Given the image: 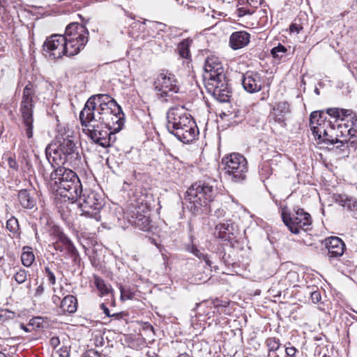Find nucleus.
Segmentation results:
<instances>
[{
	"label": "nucleus",
	"instance_id": "1",
	"mask_svg": "<svg viewBox=\"0 0 357 357\" xmlns=\"http://www.w3.org/2000/svg\"><path fill=\"white\" fill-rule=\"evenodd\" d=\"M218 195L214 182L199 181L188 189L184 198L187 208L194 215L209 213L212 203Z\"/></svg>",
	"mask_w": 357,
	"mask_h": 357
},
{
	"label": "nucleus",
	"instance_id": "2",
	"mask_svg": "<svg viewBox=\"0 0 357 357\" xmlns=\"http://www.w3.org/2000/svg\"><path fill=\"white\" fill-rule=\"evenodd\" d=\"M204 77L208 79L206 86L208 92L220 102L229 101L231 91L222 63L217 57H208L204 63Z\"/></svg>",
	"mask_w": 357,
	"mask_h": 357
},
{
	"label": "nucleus",
	"instance_id": "3",
	"mask_svg": "<svg viewBox=\"0 0 357 357\" xmlns=\"http://www.w3.org/2000/svg\"><path fill=\"white\" fill-rule=\"evenodd\" d=\"M167 128L179 141L188 144L195 139L199 130L190 115L183 107H172L167 112Z\"/></svg>",
	"mask_w": 357,
	"mask_h": 357
},
{
	"label": "nucleus",
	"instance_id": "4",
	"mask_svg": "<svg viewBox=\"0 0 357 357\" xmlns=\"http://www.w3.org/2000/svg\"><path fill=\"white\" fill-rule=\"evenodd\" d=\"M49 185L52 191L72 202L77 199L82 184L77 175L71 169L59 166L50 174Z\"/></svg>",
	"mask_w": 357,
	"mask_h": 357
},
{
	"label": "nucleus",
	"instance_id": "5",
	"mask_svg": "<svg viewBox=\"0 0 357 357\" xmlns=\"http://www.w3.org/2000/svg\"><path fill=\"white\" fill-rule=\"evenodd\" d=\"M77 199L82 215L94 219L96 222L101 221V211L104 206V200L98 192L89 189L78 192Z\"/></svg>",
	"mask_w": 357,
	"mask_h": 357
},
{
	"label": "nucleus",
	"instance_id": "6",
	"mask_svg": "<svg viewBox=\"0 0 357 357\" xmlns=\"http://www.w3.org/2000/svg\"><path fill=\"white\" fill-rule=\"evenodd\" d=\"M221 165L227 178L234 183H241L246 178V158L238 153H232L222 158Z\"/></svg>",
	"mask_w": 357,
	"mask_h": 357
},
{
	"label": "nucleus",
	"instance_id": "7",
	"mask_svg": "<svg viewBox=\"0 0 357 357\" xmlns=\"http://www.w3.org/2000/svg\"><path fill=\"white\" fill-rule=\"evenodd\" d=\"M77 144V137L67 134L59 139L57 148L54 151V153L59 155L60 160H63V164L68 163L72 166L79 165L81 156Z\"/></svg>",
	"mask_w": 357,
	"mask_h": 357
},
{
	"label": "nucleus",
	"instance_id": "8",
	"mask_svg": "<svg viewBox=\"0 0 357 357\" xmlns=\"http://www.w3.org/2000/svg\"><path fill=\"white\" fill-rule=\"evenodd\" d=\"M45 55L52 59H59L63 55L67 56L77 54L78 48H70L68 40L61 34H54L48 37L43 44Z\"/></svg>",
	"mask_w": 357,
	"mask_h": 357
},
{
	"label": "nucleus",
	"instance_id": "9",
	"mask_svg": "<svg viewBox=\"0 0 357 357\" xmlns=\"http://www.w3.org/2000/svg\"><path fill=\"white\" fill-rule=\"evenodd\" d=\"M34 90L33 85L27 84L23 91L22 100L20 105V112L23 124L25 126L26 135L28 138L33 137V97Z\"/></svg>",
	"mask_w": 357,
	"mask_h": 357
},
{
	"label": "nucleus",
	"instance_id": "10",
	"mask_svg": "<svg viewBox=\"0 0 357 357\" xmlns=\"http://www.w3.org/2000/svg\"><path fill=\"white\" fill-rule=\"evenodd\" d=\"M294 211L292 217L290 213L282 211V218L284 225L293 234H298L301 229L307 231L312 222L310 215L300 208H294Z\"/></svg>",
	"mask_w": 357,
	"mask_h": 357
},
{
	"label": "nucleus",
	"instance_id": "11",
	"mask_svg": "<svg viewBox=\"0 0 357 357\" xmlns=\"http://www.w3.org/2000/svg\"><path fill=\"white\" fill-rule=\"evenodd\" d=\"M64 37L68 40L70 47L78 48V52L86 45L89 40V31L82 24L73 22L68 24L65 31Z\"/></svg>",
	"mask_w": 357,
	"mask_h": 357
},
{
	"label": "nucleus",
	"instance_id": "12",
	"mask_svg": "<svg viewBox=\"0 0 357 357\" xmlns=\"http://www.w3.org/2000/svg\"><path fill=\"white\" fill-rule=\"evenodd\" d=\"M91 100H87L79 113V120L84 131L89 128H98L102 123V111Z\"/></svg>",
	"mask_w": 357,
	"mask_h": 357
},
{
	"label": "nucleus",
	"instance_id": "13",
	"mask_svg": "<svg viewBox=\"0 0 357 357\" xmlns=\"http://www.w3.org/2000/svg\"><path fill=\"white\" fill-rule=\"evenodd\" d=\"M102 111V123L104 128L108 130H114L115 132H119L124 126V114L121 106L116 107H107Z\"/></svg>",
	"mask_w": 357,
	"mask_h": 357
},
{
	"label": "nucleus",
	"instance_id": "14",
	"mask_svg": "<svg viewBox=\"0 0 357 357\" xmlns=\"http://www.w3.org/2000/svg\"><path fill=\"white\" fill-rule=\"evenodd\" d=\"M128 218L132 225L142 231H149L152 228L149 212L143 206L130 207Z\"/></svg>",
	"mask_w": 357,
	"mask_h": 357
},
{
	"label": "nucleus",
	"instance_id": "15",
	"mask_svg": "<svg viewBox=\"0 0 357 357\" xmlns=\"http://www.w3.org/2000/svg\"><path fill=\"white\" fill-rule=\"evenodd\" d=\"M174 75L167 72H162L156 78L154 85L155 89L160 92L161 97L168 96L169 92L176 93L178 90Z\"/></svg>",
	"mask_w": 357,
	"mask_h": 357
},
{
	"label": "nucleus",
	"instance_id": "16",
	"mask_svg": "<svg viewBox=\"0 0 357 357\" xmlns=\"http://www.w3.org/2000/svg\"><path fill=\"white\" fill-rule=\"evenodd\" d=\"M241 82L243 89L247 92L254 93L262 89L265 79L257 72L248 71L243 75Z\"/></svg>",
	"mask_w": 357,
	"mask_h": 357
},
{
	"label": "nucleus",
	"instance_id": "17",
	"mask_svg": "<svg viewBox=\"0 0 357 357\" xmlns=\"http://www.w3.org/2000/svg\"><path fill=\"white\" fill-rule=\"evenodd\" d=\"M332 125L324 110L312 112L310 116V126L314 136L320 137L321 130Z\"/></svg>",
	"mask_w": 357,
	"mask_h": 357
},
{
	"label": "nucleus",
	"instance_id": "18",
	"mask_svg": "<svg viewBox=\"0 0 357 357\" xmlns=\"http://www.w3.org/2000/svg\"><path fill=\"white\" fill-rule=\"evenodd\" d=\"M102 128L104 126H98V128H89L84 132L93 142L106 148L109 146V130L108 129L105 130Z\"/></svg>",
	"mask_w": 357,
	"mask_h": 357
},
{
	"label": "nucleus",
	"instance_id": "19",
	"mask_svg": "<svg viewBox=\"0 0 357 357\" xmlns=\"http://www.w3.org/2000/svg\"><path fill=\"white\" fill-rule=\"evenodd\" d=\"M289 105L287 102H280L275 104L272 108L270 114V121L273 120L275 123H278L282 127L286 126V115L289 114Z\"/></svg>",
	"mask_w": 357,
	"mask_h": 357
},
{
	"label": "nucleus",
	"instance_id": "20",
	"mask_svg": "<svg viewBox=\"0 0 357 357\" xmlns=\"http://www.w3.org/2000/svg\"><path fill=\"white\" fill-rule=\"evenodd\" d=\"M325 245L328 249V255L330 258L342 256L345 249L343 241L337 236H331L325 240Z\"/></svg>",
	"mask_w": 357,
	"mask_h": 357
},
{
	"label": "nucleus",
	"instance_id": "21",
	"mask_svg": "<svg viewBox=\"0 0 357 357\" xmlns=\"http://www.w3.org/2000/svg\"><path fill=\"white\" fill-rule=\"evenodd\" d=\"M250 35L245 31H236L229 38L230 47L236 50L245 47L250 42Z\"/></svg>",
	"mask_w": 357,
	"mask_h": 357
},
{
	"label": "nucleus",
	"instance_id": "22",
	"mask_svg": "<svg viewBox=\"0 0 357 357\" xmlns=\"http://www.w3.org/2000/svg\"><path fill=\"white\" fill-rule=\"evenodd\" d=\"M87 100H91L93 103H96V106L99 107L100 109L102 108L104 109L107 107H116L119 106L116 100L111 98L107 94H97L91 96Z\"/></svg>",
	"mask_w": 357,
	"mask_h": 357
},
{
	"label": "nucleus",
	"instance_id": "23",
	"mask_svg": "<svg viewBox=\"0 0 357 357\" xmlns=\"http://www.w3.org/2000/svg\"><path fill=\"white\" fill-rule=\"evenodd\" d=\"M319 140V142L324 143L326 144L333 145L337 142L339 134L335 133V126L333 124L328 128L321 130L319 136H314Z\"/></svg>",
	"mask_w": 357,
	"mask_h": 357
},
{
	"label": "nucleus",
	"instance_id": "24",
	"mask_svg": "<svg viewBox=\"0 0 357 357\" xmlns=\"http://www.w3.org/2000/svg\"><path fill=\"white\" fill-rule=\"evenodd\" d=\"M17 197L20 205L24 208L32 209L36 206V199L33 192L23 189L19 191Z\"/></svg>",
	"mask_w": 357,
	"mask_h": 357
},
{
	"label": "nucleus",
	"instance_id": "25",
	"mask_svg": "<svg viewBox=\"0 0 357 357\" xmlns=\"http://www.w3.org/2000/svg\"><path fill=\"white\" fill-rule=\"evenodd\" d=\"M335 202L349 211L357 210V199L347 195L336 194L334 195Z\"/></svg>",
	"mask_w": 357,
	"mask_h": 357
},
{
	"label": "nucleus",
	"instance_id": "26",
	"mask_svg": "<svg viewBox=\"0 0 357 357\" xmlns=\"http://www.w3.org/2000/svg\"><path fill=\"white\" fill-rule=\"evenodd\" d=\"M60 308L63 313H74L77 308V301L75 296L68 295L61 301Z\"/></svg>",
	"mask_w": 357,
	"mask_h": 357
},
{
	"label": "nucleus",
	"instance_id": "27",
	"mask_svg": "<svg viewBox=\"0 0 357 357\" xmlns=\"http://www.w3.org/2000/svg\"><path fill=\"white\" fill-rule=\"evenodd\" d=\"M215 230L218 232V238L222 239L223 241H229L231 240V236L234 235L233 233V225L228 222L219 223L215 227Z\"/></svg>",
	"mask_w": 357,
	"mask_h": 357
},
{
	"label": "nucleus",
	"instance_id": "28",
	"mask_svg": "<svg viewBox=\"0 0 357 357\" xmlns=\"http://www.w3.org/2000/svg\"><path fill=\"white\" fill-rule=\"evenodd\" d=\"M56 243L62 244L64 249L70 254L72 256L77 255L76 248L74 246L70 238L63 232H59L58 234V241Z\"/></svg>",
	"mask_w": 357,
	"mask_h": 357
},
{
	"label": "nucleus",
	"instance_id": "29",
	"mask_svg": "<svg viewBox=\"0 0 357 357\" xmlns=\"http://www.w3.org/2000/svg\"><path fill=\"white\" fill-rule=\"evenodd\" d=\"M166 24L158 22H149L146 25L148 36L150 38H157L160 36V31H164Z\"/></svg>",
	"mask_w": 357,
	"mask_h": 357
},
{
	"label": "nucleus",
	"instance_id": "30",
	"mask_svg": "<svg viewBox=\"0 0 357 357\" xmlns=\"http://www.w3.org/2000/svg\"><path fill=\"white\" fill-rule=\"evenodd\" d=\"M6 229L10 233L9 235L12 238H18L20 236V229L18 220L12 216L6 222Z\"/></svg>",
	"mask_w": 357,
	"mask_h": 357
},
{
	"label": "nucleus",
	"instance_id": "31",
	"mask_svg": "<svg viewBox=\"0 0 357 357\" xmlns=\"http://www.w3.org/2000/svg\"><path fill=\"white\" fill-rule=\"evenodd\" d=\"M192 40L190 38H185L180 42L177 46V52L179 56L183 59H189L190 58V47Z\"/></svg>",
	"mask_w": 357,
	"mask_h": 357
},
{
	"label": "nucleus",
	"instance_id": "32",
	"mask_svg": "<svg viewBox=\"0 0 357 357\" xmlns=\"http://www.w3.org/2000/svg\"><path fill=\"white\" fill-rule=\"evenodd\" d=\"M35 260V255L32 251V248L29 246H24L21 255V261L22 264L26 267H30Z\"/></svg>",
	"mask_w": 357,
	"mask_h": 357
},
{
	"label": "nucleus",
	"instance_id": "33",
	"mask_svg": "<svg viewBox=\"0 0 357 357\" xmlns=\"http://www.w3.org/2000/svg\"><path fill=\"white\" fill-rule=\"evenodd\" d=\"M186 250L197 257L198 259H203L208 266L212 267L213 263L211 261L209 256L199 250L195 244L192 243L188 245Z\"/></svg>",
	"mask_w": 357,
	"mask_h": 357
},
{
	"label": "nucleus",
	"instance_id": "34",
	"mask_svg": "<svg viewBox=\"0 0 357 357\" xmlns=\"http://www.w3.org/2000/svg\"><path fill=\"white\" fill-rule=\"evenodd\" d=\"M223 116H226L228 118V120L229 121H234L236 123L241 122L243 116L241 114V112L238 109H234L233 111H227V112H223L220 114V117L223 118Z\"/></svg>",
	"mask_w": 357,
	"mask_h": 357
},
{
	"label": "nucleus",
	"instance_id": "35",
	"mask_svg": "<svg viewBox=\"0 0 357 357\" xmlns=\"http://www.w3.org/2000/svg\"><path fill=\"white\" fill-rule=\"evenodd\" d=\"M337 132L339 134V137H341L342 139L348 138L350 137V138H355V135L351 132V130H350L349 127H347V122H344L343 123H340L337 126Z\"/></svg>",
	"mask_w": 357,
	"mask_h": 357
},
{
	"label": "nucleus",
	"instance_id": "36",
	"mask_svg": "<svg viewBox=\"0 0 357 357\" xmlns=\"http://www.w3.org/2000/svg\"><path fill=\"white\" fill-rule=\"evenodd\" d=\"M121 292L120 298L122 301L130 300L134 298L135 294L130 287H124L122 284H118Z\"/></svg>",
	"mask_w": 357,
	"mask_h": 357
},
{
	"label": "nucleus",
	"instance_id": "37",
	"mask_svg": "<svg viewBox=\"0 0 357 357\" xmlns=\"http://www.w3.org/2000/svg\"><path fill=\"white\" fill-rule=\"evenodd\" d=\"M16 317L15 312L8 310V309L0 310V324L6 321L14 319Z\"/></svg>",
	"mask_w": 357,
	"mask_h": 357
},
{
	"label": "nucleus",
	"instance_id": "38",
	"mask_svg": "<svg viewBox=\"0 0 357 357\" xmlns=\"http://www.w3.org/2000/svg\"><path fill=\"white\" fill-rule=\"evenodd\" d=\"M266 346L268 347V351H275L280 347V342L279 339L276 337H269L267 338L265 342Z\"/></svg>",
	"mask_w": 357,
	"mask_h": 357
},
{
	"label": "nucleus",
	"instance_id": "39",
	"mask_svg": "<svg viewBox=\"0 0 357 357\" xmlns=\"http://www.w3.org/2000/svg\"><path fill=\"white\" fill-rule=\"evenodd\" d=\"M287 51V50L284 46L279 44L278 46L273 47L271 52L273 58L280 59L283 57Z\"/></svg>",
	"mask_w": 357,
	"mask_h": 357
},
{
	"label": "nucleus",
	"instance_id": "40",
	"mask_svg": "<svg viewBox=\"0 0 357 357\" xmlns=\"http://www.w3.org/2000/svg\"><path fill=\"white\" fill-rule=\"evenodd\" d=\"M94 283L97 289L102 295L107 294L109 292V288L107 286L105 281L100 278L96 277Z\"/></svg>",
	"mask_w": 357,
	"mask_h": 357
},
{
	"label": "nucleus",
	"instance_id": "41",
	"mask_svg": "<svg viewBox=\"0 0 357 357\" xmlns=\"http://www.w3.org/2000/svg\"><path fill=\"white\" fill-rule=\"evenodd\" d=\"M28 276V271H26L24 269L20 268L14 275V279L18 284H22L24 283Z\"/></svg>",
	"mask_w": 357,
	"mask_h": 357
},
{
	"label": "nucleus",
	"instance_id": "42",
	"mask_svg": "<svg viewBox=\"0 0 357 357\" xmlns=\"http://www.w3.org/2000/svg\"><path fill=\"white\" fill-rule=\"evenodd\" d=\"M347 127L350 128L351 132L357 137V117L354 114L349 119H347Z\"/></svg>",
	"mask_w": 357,
	"mask_h": 357
},
{
	"label": "nucleus",
	"instance_id": "43",
	"mask_svg": "<svg viewBox=\"0 0 357 357\" xmlns=\"http://www.w3.org/2000/svg\"><path fill=\"white\" fill-rule=\"evenodd\" d=\"M326 115L328 114L331 117L335 118V119H340V109L337 107L328 108L326 109L325 112Z\"/></svg>",
	"mask_w": 357,
	"mask_h": 357
},
{
	"label": "nucleus",
	"instance_id": "44",
	"mask_svg": "<svg viewBox=\"0 0 357 357\" xmlns=\"http://www.w3.org/2000/svg\"><path fill=\"white\" fill-rule=\"evenodd\" d=\"M316 289L310 291L312 301L314 303H317L321 301V291L316 287Z\"/></svg>",
	"mask_w": 357,
	"mask_h": 357
},
{
	"label": "nucleus",
	"instance_id": "45",
	"mask_svg": "<svg viewBox=\"0 0 357 357\" xmlns=\"http://www.w3.org/2000/svg\"><path fill=\"white\" fill-rule=\"evenodd\" d=\"M45 272L50 283L52 285L56 283V278L51 268L49 266H46Z\"/></svg>",
	"mask_w": 357,
	"mask_h": 357
},
{
	"label": "nucleus",
	"instance_id": "46",
	"mask_svg": "<svg viewBox=\"0 0 357 357\" xmlns=\"http://www.w3.org/2000/svg\"><path fill=\"white\" fill-rule=\"evenodd\" d=\"M354 115L351 109H340V119L342 121L349 119Z\"/></svg>",
	"mask_w": 357,
	"mask_h": 357
},
{
	"label": "nucleus",
	"instance_id": "47",
	"mask_svg": "<svg viewBox=\"0 0 357 357\" xmlns=\"http://www.w3.org/2000/svg\"><path fill=\"white\" fill-rule=\"evenodd\" d=\"M100 309L103 311L104 314L107 315L108 317H116V319H119V317H122L121 314L118 313L111 314L109 308L104 303H102L100 305Z\"/></svg>",
	"mask_w": 357,
	"mask_h": 357
},
{
	"label": "nucleus",
	"instance_id": "48",
	"mask_svg": "<svg viewBox=\"0 0 357 357\" xmlns=\"http://www.w3.org/2000/svg\"><path fill=\"white\" fill-rule=\"evenodd\" d=\"M8 163L10 169H13L15 171L18 170L19 166L15 158L9 157L8 159Z\"/></svg>",
	"mask_w": 357,
	"mask_h": 357
},
{
	"label": "nucleus",
	"instance_id": "49",
	"mask_svg": "<svg viewBox=\"0 0 357 357\" xmlns=\"http://www.w3.org/2000/svg\"><path fill=\"white\" fill-rule=\"evenodd\" d=\"M286 354L289 357H295V355L297 352V349L293 347H287L285 349Z\"/></svg>",
	"mask_w": 357,
	"mask_h": 357
},
{
	"label": "nucleus",
	"instance_id": "50",
	"mask_svg": "<svg viewBox=\"0 0 357 357\" xmlns=\"http://www.w3.org/2000/svg\"><path fill=\"white\" fill-rule=\"evenodd\" d=\"M85 357H101V355L98 351L91 349L86 351Z\"/></svg>",
	"mask_w": 357,
	"mask_h": 357
},
{
	"label": "nucleus",
	"instance_id": "51",
	"mask_svg": "<svg viewBox=\"0 0 357 357\" xmlns=\"http://www.w3.org/2000/svg\"><path fill=\"white\" fill-rule=\"evenodd\" d=\"M349 139L345 138L342 139H340L339 137H337V142H335V144H337V146H336L337 149H340L341 150H344L342 147L344 146L345 144L349 143Z\"/></svg>",
	"mask_w": 357,
	"mask_h": 357
},
{
	"label": "nucleus",
	"instance_id": "52",
	"mask_svg": "<svg viewBox=\"0 0 357 357\" xmlns=\"http://www.w3.org/2000/svg\"><path fill=\"white\" fill-rule=\"evenodd\" d=\"M238 15L239 17H243L245 15H251L252 12L250 10H248L245 8H239L237 9Z\"/></svg>",
	"mask_w": 357,
	"mask_h": 357
},
{
	"label": "nucleus",
	"instance_id": "53",
	"mask_svg": "<svg viewBox=\"0 0 357 357\" xmlns=\"http://www.w3.org/2000/svg\"><path fill=\"white\" fill-rule=\"evenodd\" d=\"M302 29V26L296 24H291L289 26V30L291 32H296L299 33V31Z\"/></svg>",
	"mask_w": 357,
	"mask_h": 357
},
{
	"label": "nucleus",
	"instance_id": "54",
	"mask_svg": "<svg viewBox=\"0 0 357 357\" xmlns=\"http://www.w3.org/2000/svg\"><path fill=\"white\" fill-rule=\"evenodd\" d=\"M108 137H109V146H111V144L114 142L115 140V131L114 130H108Z\"/></svg>",
	"mask_w": 357,
	"mask_h": 357
},
{
	"label": "nucleus",
	"instance_id": "55",
	"mask_svg": "<svg viewBox=\"0 0 357 357\" xmlns=\"http://www.w3.org/2000/svg\"><path fill=\"white\" fill-rule=\"evenodd\" d=\"M225 214V212H224V210L223 209H221V208H218L217 210H215V215H216L217 217H221V216H223Z\"/></svg>",
	"mask_w": 357,
	"mask_h": 357
},
{
	"label": "nucleus",
	"instance_id": "56",
	"mask_svg": "<svg viewBox=\"0 0 357 357\" xmlns=\"http://www.w3.org/2000/svg\"><path fill=\"white\" fill-rule=\"evenodd\" d=\"M60 356L61 357H70V354H69V352L66 349L64 350H61Z\"/></svg>",
	"mask_w": 357,
	"mask_h": 357
},
{
	"label": "nucleus",
	"instance_id": "57",
	"mask_svg": "<svg viewBox=\"0 0 357 357\" xmlns=\"http://www.w3.org/2000/svg\"><path fill=\"white\" fill-rule=\"evenodd\" d=\"M59 343L58 337H53L51 339V344L56 347Z\"/></svg>",
	"mask_w": 357,
	"mask_h": 357
},
{
	"label": "nucleus",
	"instance_id": "58",
	"mask_svg": "<svg viewBox=\"0 0 357 357\" xmlns=\"http://www.w3.org/2000/svg\"><path fill=\"white\" fill-rule=\"evenodd\" d=\"M55 249L57 250L63 251V245H61L59 243H55L54 244Z\"/></svg>",
	"mask_w": 357,
	"mask_h": 357
},
{
	"label": "nucleus",
	"instance_id": "59",
	"mask_svg": "<svg viewBox=\"0 0 357 357\" xmlns=\"http://www.w3.org/2000/svg\"><path fill=\"white\" fill-rule=\"evenodd\" d=\"M52 301L54 303L57 304L60 301V298L57 296L54 295L52 296Z\"/></svg>",
	"mask_w": 357,
	"mask_h": 357
},
{
	"label": "nucleus",
	"instance_id": "60",
	"mask_svg": "<svg viewBox=\"0 0 357 357\" xmlns=\"http://www.w3.org/2000/svg\"><path fill=\"white\" fill-rule=\"evenodd\" d=\"M347 139H349V142L350 144V146L352 147H354L356 146V140L355 139L351 140L352 138H350V137H348Z\"/></svg>",
	"mask_w": 357,
	"mask_h": 357
},
{
	"label": "nucleus",
	"instance_id": "61",
	"mask_svg": "<svg viewBox=\"0 0 357 357\" xmlns=\"http://www.w3.org/2000/svg\"><path fill=\"white\" fill-rule=\"evenodd\" d=\"M147 355L149 356V357H159L158 355L155 354L154 353L151 354L149 352H148Z\"/></svg>",
	"mask_w": 357,
	"mask_h": 357
},
{
	"label": "nucleus",
	"instance_id": "62",
	"mask_svg": "<svg viewBox=\"0 0 357 357\" xmlns=\"http://www.w3.org/2000/svg\"><path fill=\"white\" fill-rule=\"evenodd\" d=\"M178 357H190L187 354H181Z\"/></svg>",
	"mask_w": 357,
	"mask_h": 357
},
{
	"label": "nucleus",
	"instance_id": "63",
	"mask_svg": "<svg viewBox=\"0 0 357 357\" xmlns=\"http://www.w3.org/2000/svg\"><path fill=\"white\" fill-rule=\"evenodd\" d=\"M147 328L149 329L150 331H151L152 332H153V326L149 324V325L147 326Z\"/></svg>",
	"mask_w": 357,
	"mask_h": 357
},
{
	"label": "nucleus",
	"instance_id": "64",
	"mask_svg": "<svg viewBox=\"0 0 357 357\" xmlns=\"http://www.w3.org/2000/svg\"><path fill=\"white\" fill-rule=\"evenodd\" d=\"M0 357H6V356L4 353L0 351Z\"/></svg>",
	"mask_w": 357,
	"mask_h": 357
}]
</instances>
